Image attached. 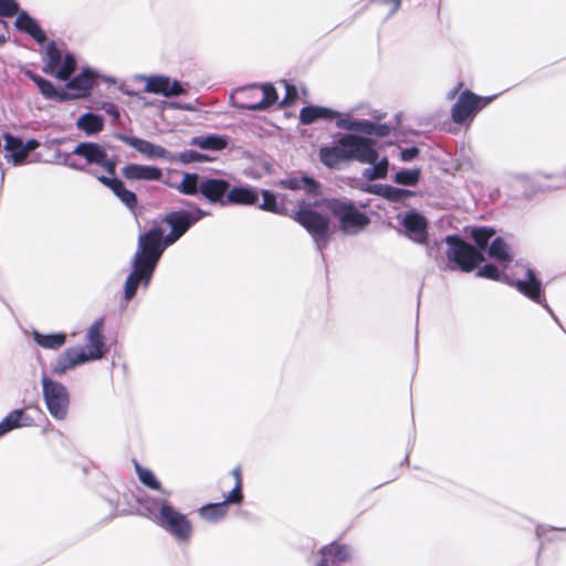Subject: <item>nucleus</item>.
<instances>
[{
    "label": "nucleus",
    "instance_id": "2f4dec72",
    "mask_svg": "<svg viewBox=\"0 0 566 566\" xmlns=\"http://www.w3.org/2000/svg\"><path fill=\"white\" fill-rule=\"evenodd\" d=\"M76 127L86 135H95L103 130L104 118L101 115L88 112L77 118Z\"/></svg>",
    "mask_w": 566,
    "mask_h": 566
},
{
    "label": "nucleus",
    "instance_id": "c756f323",
    "mask_svg": "<svg viewBox=\"0 0 566 566\" xmlns=\"http://www.w3.org/2000/svg\"><path fill=\"white\" fill-rule=\"evenodd\" d=\"M259 200V192L251 187L229 188L228 205L253 206Z\"/></svg>",
    "mask_w": 566,
    "mask_h": 566
},
{
    "label": "nucleus",
    "instance_id": "39448f33",
    "mask_svg": "<svg viewBox=\"0 0 566 566\" xmlns=\"http://www.w3.org/2000/svg\"><path fill=\"white\" fill-rule=\"evenodd\" d=\"M147 516L178 543H188L192 525L188 517L174 507L167 497L147 496L140 502Z\"/></svg>",
    "mask_w": 566,
    "mask_h": 566
},
{
    "label": "nucleus",
    "instance_id": "4468645a",
    "mask_svg": "<svg viewBox=\"0 0 566 566\" xmlns=\"http://www.w3.org/2000/svg\"><path fill=\"white\" fill-rule=\"evenodd\" d=\"M139 78L145 82V93L157 94L168 98L186 93L179 81H172L166 75H142Z\"/></svg>",
    "mask_w": 566,
    "mask_h": 566
},
{
    "label": "nucleus",
    "instance_id": "b1692460",
    "mask_svg": "<svg viewBox=\"0 0 566 566\" xmlns=\"http://www.w3.org/2000/svg\"><path fill=\"white\" fill-rule=\"evenodd\" d=\"M318 553L322 556L318 564H325L326 566L337 565L352 557V549L346 544L331 543L323 546Z\"/></svg>",
    "mask_w": 566,
    "mask_h": 566
},
{
    "label": "nucleus",
    "instance_id": "bf43d9fd",
    "mask_svg": "<svg viewBox=\"0 0 566 566\" xmlns=\"http://www.w3.org/2000/svg\"><path fill=\"white\" fill-rule=\"evenodd\" d=\"M6 42V36L4 35H0V43H4Z\"/></svg>",
    "mask_w": 566,
    "mask_h": 566
},
{
    "label": "nucleus",
    "instance_id": "2eb2a0df",
    "mask_svg": "<svg viewBox=\"0 0 566 566\" xmlns=\"http://www.w3.org/2000/svg\"><path fill=\"white\" fill-rule=\"evenodd\" d=\"M336 126L340 129L377 137H386L391 132V127L388 124L375 123L367 119L338 118Z\"/></svg>",
    "mask_w": 566,
    "mask_h": 566
},
{
    "label": "nucleus",
    "instance_id": "8fccbe9b",
    "mask_svg": "<svg viewBox=\"0 0 566 566\" xmlns=\"http://www.w3.org/2000/svg\"><path fill=\"white\" fill-rule=\"evenodd\" d=\"M40 146V143L36 139H29L27 143H24V149L27 155L36 149Z\"/></svg>",
    "mask_w": 566,
    "mask_h": 566
},
{
    "label": "nucleus",
    "instance_id": "4c0bfd02",
    "mask_svg": "<svg viewBox=\"0 0 566 566\" xmlns=\"http://www.w3.org/2000/svg\"><path fill=\"white\" fill-rule=\"evenodd\" d=\"M200 177L198 174H184L181 182L176 189L184 195L196 196L200 192Z\"/></svg>",
    "mask_w": 566,
    "mask_h": 566
},
{
    "label": "nucleus",
    "instance_id": "1a4fd4ad",
    "mask_svg": "<svg viewBox=\"0 0 566 566\" xmlns=\"http://www.w3.org/2000/svg\"><path fill=\"white\" fill-rule=\"evenodd\" d=\"M293 219L311 234L316 249L323 255V249L329 242V218L310 207L301 208L294 212Z\"/></svg>",
    "mask_w": 566,
    "mask_h": 566
},
{
    "label": "nucleus",
    "instance_id": "c03bdc74",
    "mask_svg": "<svg viewBox=\"0 0 566 566\" xmlns=\"http://www.w3.org/2000/svg\"><path fill=\"white\" fill-rule=\"evenodd\" d=\"M243 501L242 485H235L224 497L223 502L228 504H241Z\"/></svg>",
    "mask_w": 566,
    "mask_h": 566
},
{
    "label": "nucleus",
    "instance_id": "de8ad7c7",
    "mask_svg": "<svg viewBox=\"0 0 566 566\" xmlns=\"http://www.w3.org/2000/svg\"><path fill=\"white\" fill-rule=\"evenodd\" d=\"M318 116H319V118H323V119H333V118L339 117V113H337L331 108H327V107H321V111L318 112Z\"/></svg>",
    "mask_w": 566,
    "mask_h": 566
},
{
    "label": "nucleus",
    "instance_id": "6e6d98bb",
    "mask_svg": "<svg viewBox=\"0 0 566 566\" xmlns=\"http://www.w3.org/2000/svg\"><path fill=\"white\" fill-rule=\"evenodd\" d=\"M373 117H374L375 119L380 120V119H382V118L385 117V114H384V113H381V112L375 111V112H374V114H373Z\"/></svg>",
    "mask_w": 566,
    "mask_h": 566
},
{
    "label": "nucleus",
    "instance_id": "6ab92c4d",
    "mask_svg": "<svg viewBox=\"0 0 566 566\" xmlns=\"http://www.w3.org/2000/svg\"><path fill=\"white\" fill-rule=\"evenodd\" d=\"M91 361L85 355L84 347H70L65 349L52 366L53 374L62 376L76 366Z\"/></svg>",
    "mask_w": 566,
    "mask_h": 566
},
{
    "label": "nucleus",
    "instance_id": "20e7f679",
    "mask_svg": "<svg viewBox=\"0 0 566 566\" xmlns=\"http://www.w3.org/2000/svg\"><path fill=\"white\" fill-rule=\"evenodd\" d=\"M376 143L369 137L356 134L340 136L333 146L322 147L319 160L328 168H336L343 161L373 163L377 157Z\"/></svg>",
    "mask_w": 566,
    "mask_h": 566
},
{
    "label": "nucleus",
    "instance_id": "a18cd8bd",
    "mask_svg": "<svg viewBox=\"0 0 566 566\" xmlns=\"http://www.w3.org/2000/svg\"><path fill=\"white\" fill-rule=\"evenodd\" d=\"M379 3L382 6H388L389 11L386 19H389L399 10L401 0H379Z\"/></svg>",
    "mask_w": 566,
    "mask_h": 566
},
{
    "label": "nucleus",
    "instance_id": "412c9836",
    "mask_svg": "<svg viewBox=\"0 0 566 566\" xmlns=\"http://www.w3.org/2000/svg\"><path fill=\"white\" fill-rule=\"evenodd\" d=\"M122 175L127 180L158 181L163 177V171L155 166L128 164L122 168Z\"/></svg>",
    "mask_w": 566,
    "mask_h": 566
},
{
    "label": "nucleus",
    "instance_id": "ea45409f",
    "mask_svg": "<svg viewBox=\"0 0 566 566\" xmlns=\"http://www.w3.org/2000/svg\"><path fill=\"white\" fill-rule=\"evenodd\" d=\"M420 179V169H402L395 174L394 181L403 186H415Z\"/></svg>",
    "mask_w": 566,
    "mask_h": 566
},
{
    "label": "nucleus",
    "instance_id": "c85d7f7f",
    "mask_svg": "<svg viewBox=\"0 0 566 566\" xmlns=\"http://www.w3.org/2000/svg\"><path fill=\"white\" fill-rule=\"evenodd\" d=\"M4 149L8 151L6 157L12 161L14 166H19L25 163L28 157L24 143L21 138L15 137L9 133L3 135Z\"/></svg>",
    "mask_w": 566,
    "mask_h": 566
},
{
    "label": "nucleus",
    "instance_id": "a878e982",
    "mask_svg": "<svg viewBox=\"0 0 566 566\" xmlns=\"http://www.w3.org/2000/svg\"><path fill=\"white\" fill-rule=\"evenodd\" d=\"M33 424V419L25 413L24 409H14L10 411L1 421H0V437L10 432L13 429L22 428V427H31Z\"/></svg>",
    "mask_w": 566,
    "mask_h": 566
},
{
    "label": "nucleus",
    "instance_id": "423d86ee",
    "mask_svg": "<svg viewBox=\"0 0 566 566\" xmlns=\"http://www.w3.org/2000/svg\"><path fill=\"white\" fill-rule=\"evenodd\" d=\"M475 275L478 277L490 279L514 286L520 293L528 297L531 301L543 306L553 316V318L557 321L553 310L546 302L542 290V283L532 269H526L523 279L511 280L509 275L501 272L494 264H485L478 270Z\"/></svg>",
    "mask_w": 566,
    "mask_h": 566
},
{
    "label": "nucleus",
    "instance_id": "a211bd4d",
    "mask_svg": "<svg viewBox=\"0 0 566 566\" xmlns=\"http://www.w3.org/2000/svg\"><path fill=\"white\" fill-rule=\"evenodd\" d=\"M230 184L223 179L203 178L200 181V193L211 203L228 205Z\"/></svg>",
    "mask_w": 566,
    "mask_h": 566
},
{
    "label": "nucleus",
    "instance_id": "bb28decb",
    "mask_svg": "<svg viewBox=\"0 0 566 566\" xmlns=\"http://www.w3.org/2000/svg\"><path fill=\"white\" fill-rule=\"evenodd\" d=\"M14 24L17 29L32 36L39 44L45 43L46 35L44 31L41 29L39 23L27 12H19Z\"/></svg>",
    "mask_w": 566,
    "mask_h": 566
},
{
    "label": "nucleus",
    "instance_id": "e433bc0d",
    "mask_svg": "<svg viewBox=\"0 0 566 566\" xmlns=\"http://www.w3.org/2000/svg\"><path fill=\"white\" fill-rule=\"evenodd\" d=\"M135 467H136V472H137L138 479L144 485H146L147 488H149L151 490L160 491L161 494L165 495V497H168L171 495L170 491L161 490L160 482L157 480V478L150 470L140 467L138 463H136Z\"/></svg>",
    "mask_w": 566,
    "mask_h": 566
},
{
    "label": "nucleus",
    "instance_id": "58836bf2",
    "mask_svg": "<svg viewBox=\"0 0 566 566\" xmlns=\"http://www.w3.org/2000/svg\"><path fill=\"white\" fill-rule=\"evenodd\" d=\"M208 160H209L208 156L200 154L192 149H188V150H185V151L178 153V154L170 153L169 159H168V161H170V163H181L184 165H188L191 163H203V161H208Z\"/></svg>",
    "mask_w": 566,
    "mask_h": 566
},
{
    "label": "nucleus",
    "instance_id": "6e6552de",
    "mask_svg": "<svg viewBox=\"0 0 566 566\" xmlns=\"http://www.w3.org/2000/svg\"><path fill=\"white\" fill-rule=\"evenodd\" d=\"M42 396L50 416L59 421L69 415L71 398L67 388L60 381L42 375Z\"/></svg>",
    "mask_w": 566,
    "mask_h": 566
},
{
    "label": "nucleus",
    "instance_id": "393cba45",
    "mask_svg": "<svg viewBox=\"0 0 566 566\" xmlns=\"http://www.w3.org/2000/svg\"><path fill=\"white\" fill-rule=\"evenodd\" d=\"M280 185L290 190H304L307 196L312 197L318 196L321 191L319 182L305 175L290 176L282 179Z\"/></svg>",
    "mask_w": 566,
    "mask_h": 566
},
{
    "label": "nucleus",
    "instance_id": "f257e3e1",
    "mask_svg": "<svg viewBox=\"0 0 566 566\" xmlns=\"http://www.w3.org/2000/svg\"><path fill=\"white\" fill-rule=\"evenodd\" d=\"M163 229L154 227L138 237L137 250L132 259V271L124 283V300L132 301L139 286L148 289L156 266L166 248Z\"/></svg>",
    "mask_w": 566,
    "mask_h": 566
},
{
    "label": "nucleus",
    "instance_id": "ddd939ff",
    "mask_svg": "<svg viewBox=\"0 0 566 566\" xmlns=\"http://www.w3.org/2000/svg\"><path fill=\"white\" fill-rule=\"evenodd\" d=\"M241 94L260 96V98L254 102H235L234 105L240 109L264 111L277 101L276 90L270 83L242 88Z\"/></svg>",
    "mask_w": 566,
    "mask_h": 566
},
{
    "label": "nucleus",
    "instance_id": "9b49d317",
    "mask_svg": "<svg viewBox=\"0 0 566 566\" xmlns=\"http://www.w3.org/2000/svg\"><path fill=\"white\" fill-rule=\"evenodd\" d=\"M496 96L497 95L481 97L469 90L463 91L452 106V120L457 124H463L474 112L488 106Z\"/></svg>",
    "mask_w": 566,
    "mask_h": 566
},
{
    "label": "nucleus",
    "instance_id": "aec40b11",
    "mask_svg": "<svg viewBox=\"0 0 566 566\" xmlns=\"http://www.w3.org/2000/svg\"><path fill=\"white\" fill-rule=\"evenodd\" d=\"M117 138L129 147L135 148L138 153L149 159L165 158L169 159V154L166 148L155 145L146 139H142L136 136L118 135Z\"/></svg>",
    "mask_w": 566,
    "mask_h": 566
},
{
    "label": "nucleus",
    "instance_id": "603ef678",
    "mask_svg": "<svg viewBox=\"0 0 566 566\" xmlns=\"http://www.w3.org/2000/svg\"><path fill=\"white\" fill-rule=\"evenodd\" d=\"M295 95H296L295 87H294V86H292V85L286 84V96H285V101H284V103H285L287 99L293 98Z\"/></svg>",
    "mask_w": 566,
    "mask_h": 566
},
{
    "label": "nucleus",
    "instance_id": "f704fd0d",
    "mask_svg": "<svg viewBox=\"0 0 566 566\" xmlns=\"http://www.w3.org/2000/svg\"><path fill=\"white\" fill-rule=\"evenodd\" d=\"M367 164L371 165V167L366 168L363 171V177L366 180L373 181L377 179H384L387 176L389 168V161L387 157L379 159V154L377 153L376 160Z\"/></svg>",
    "mask_w": 566,
    "mask_h": 566
},
{
    "label": "nucleus",
    "instance_id": "5701e85b",
    "mask_svg": "<svg viewBox=\"0 0 566 566\" xmlns=\"http://www.w3.org/2000/svg\"><path fill=\"white\" fill-rule=\"evenodd\" d=\"M98 181H101L104 186L109 188L113 193L120 200L123 205H125L130 211L136 209L137 207V197L136 195L126 189L124 182L117 178H108L105 176H98Z\"/></svg>",
    "mask_w": 566,
    "mask_h": 566
},
{
    "label": "nucleus",
    "instance_id": "a19ab883",
    "mask_svg": "<svg viewBox=\"0 0 566 566\" xmlns=\"http://www.w3.org/2000/svg\"><path fill=\"white\" fill-rule=\"evenodd\" d=\"M263 202L259 206L264 211L273 213H281V208L277 205L276 197L270 190H262Z\"/></svg>",
    "mask_w": 566,
    "mask_h": 566
},
{
    "label": "nucleus",
    "instance_id": "4d7b16f0",
    "mask_svg": "<svg viewBox=\"0 0 566 566\" xmlns=\"http://www.w3.org/2000/svg\"><path fill=\"white\" fill-rule=\"evenodd\" d=\"M174 106H175L176 108L185 109V111H191V109H192V107H191V106H189V105L174 104Z\"/></svg>",
    "mask_w": 566,
    "mask_h": 566
},
{
    "label": "nucleus",
    "instance_id": "13d9d810",
    "mask_svg": "<svg viewBox=\"0 0 566 566\" xmlns=\"http://www.w3.org/2000/svg\"><path fill=\"white\" fill-rule=\"evenodd\" d=\"M434 247H437V248H438V242H434V244H433V245H429V247H428V254H429L430 256H433V254H434Z\"/></svg>",
    "mask_w": 566,
    "mask_h": 566
},
{
    "label": "nucleus",
    "instance_id": "f03ea898",
    "mask_svg": "<svg viewBox=\"0 0 566 566\" xmlns=\"http://www.w3.org/2000/svg\"><path fill=\"white\" fill-rule=\"evenodd\" d=\"M42 61V71L45 74L66 81L64 90L69 101L85 98L91 94L97 73L93 69L85 67L72 77L77 67L76 57L73 53L60 48L55 41L46 44Z\"/></svg>",
    "mask_w": 566,
    "mask_h": 566
},
{
    "label": "nucleus",
    "instance_id": "f8f14e48",
    "mask_svg": "<svg viewBox=\"0 0 566 566\" xmlns=\"http://www.w3.org/2000/svg\"><path fill=\"white\" fill-rule=\"evenodd\" d=\"M72 154L84 158L87 165H97L108 175H115L116 161L108 157L105 147L99 144L92 142L78 143Z\"/></svg>",
    "mask_w": 566,
    "mask_h": 566
},
{
    "label": "nucleus",
    "instance_id": "0eeeda50",
    "mask_svg": "<svg viewBox=\"0 0 566 566\" xmlns=\"http://www.w3.org/2000/svg\"><path fill=\"white\" fill-rule=\"evenodd\" d=\"M328 211L338 220L345 234L355 235L370 222L369 218L348 199L333 198L325 201Z\"/></svg>",
    "mask_w": 566,
    "mask_h": 566
},
{
    "label": "nucleus",
    "instance_id": "9d476101",
    "mask_svg": "<svg viewBox=\"0 0 566 566\" xmlns=\"http://www.w3.org/2000/svg\"><path fill=\"white\" fill-rule=\"evenodd\" d=\"M209 214L198 207L190 210L171 211L163 218V221L170 227V232L165 235L166 243L174 244L177 242L193 224Z\"/></svg>",
    "mask_w": 566,
    "mask_h": 566
},
{
    "label": "nucleus",
    "instance_id": "473e14b6",
    "mask_svg": "<svg viewBox=\"0 0 566 566\" xmlns=\"http://www.w3.org/2000/svg\"><path fill=\"white\" fill-rule=\"evenodd\" d=\"M488 254L491 259L495 260L503 269H506L510 262L512 261V258L509 253V247L505 243V241L497 237L495 238L489 249Z\"/></svg>",
    "mask_w": 566,
    "mask_h": 566
},
{
    "label": "nucleus",
    "instance_id": "c9c22d12",
    "mask_svg": "<svg viewBox=\"0 0 566 566\" xmlns=\"http://www.w3.org/2000/svg\"><path fill=\"white\" fill-rule=\"evenodd\" d=\"M228 513L227 504L222 501L219 503H210L200 507V516L209 522H219Z\"/></svg>",
    "mask_w": 566,
    "mask_h": 566
},
{
    "label": "nucleus",
    "instance_id": "4be33fe9",
    "mask_svg": "<svg viewBox=\"0 0 566 566\" xmlns=\"http://www.w3.org/2000/svg\"><path fill=\"white\" fill-rule=\"evenodd\" d=\"M27 76L36 84L40 93L46 99L54 102H67L69 95L66 94V90L56 87L52 82L46 78H43L39 74H35L31 71L25 72Z\"/></svg>",
    "mask_w": 566,
    "mask_h": 566
},
{
    "label": "nucleus",
    "instance_id": "5fc2aeb1",
    "mask_svg": "<svg viewBox=\"0 0 566 566\" xmlns=\"http://www.w3.org/2000/svg\"><path fill=\"white\" fill-rule=\"evenodd\" d=\"M239 95H240L241 97H244V98H245V97H247V98H250V101H249V102H254V101H258V99H259V98H256L258 96L241 94V90L239 91Z\"/></svg>",
    "mask_w": 566,
    "mask_h": 566
},
{
    "label": "nucleus",
    "instance_id": "864d4df0",
    "mask_svg": "<svg viewBox=\"0 0 566 566\" xmlns=\"http://www.w3.org/2000/svg\"><path fill=\"white\" fill-rule=\"evenodd\" d=\"M64 165H66L67 167L72 168V169H75V170H80V171H84L85 170V167L84 166H80L73 161H67V160H64Z\"/></svg>",
    "mask_w": 566,
    "mask_h": 566
},
{
    "label": "nucleus",
    "instance_id": "dca6fc26",
    "mask_svg": "<svg viewBox=\"0 0 566 566\" xmlns=\"http://www.w3.org/2000/svg\"><path fill=\"white\" fill-rule=\"evenodd\" d=\"M397 218L400 220L401 226L405 228L411 240L421 244L426 243L428 237V222L421 213L408 211L399 213Z\"/></svg>",
    "mask_w": 566,
    "mask_h": 566
},
{
    "label": "nucleus",
    "instance_id": "72a5a7b5",
    "mask_svg": "<svg viewBox=\"0 0 566 566\" xmlns=\"http://www.w3.org/2000/svg\"><path fill=\"white\" fill-rule=\"evenodd\" d=\"M32 336L34 342L45 349H59L66 342V335L63 333L42 334L33 331Z\"/></svg>",
    "mask_w": 566,
    "mask_h": 566
},
{
    "label": "nucleus",
    "instance_id": "7ed1b4c3",
    "mask_svg": "<svg viewBox=\"0 0 566 566\" xmlns=\"http://www.w3.org/2000/svg\"><path fill=\"white\" fill-rule=\"evenodd\" d=\"M495 231L491 228H474L471 231V238L474 240L479 249L465 242L459 235H447L443 242L447 243L448 249L446 256L448 263L443 270L454 271L460 270L469 273L473 271L480 263L484 261L483 250L489 244Z\"/></svg>",
    "mask_w": 566,
    "mask_h": 566
},
{
    "label": "nucleus",
    "instance_id": "cd10ccee",
    "mask_svg": "<svg viewBox=\"0 0 566 566\" xmlns=\"http://www.w3.org/2000/svg\"><path fill=\"white\" fill-rule=\"evenodd\" d=\"M364 190L368 193L380 196L392 202H401L407 197L412 195L410 190L400 189L390 185L382 184L368 185Z\"/></svg>",
    "mask_w": 566,
    "mask_h": 566
},
{
    "label": "nucleus",
    "instance_id": "49530a36",
    "mask_svg": "<svg viewBox=\"0 0 566 566\" xmlns=\"http://www.w3.org/2000/svg\"><path fill=\"white\" fill-rule=\"evenodd\" d=\"M419 154V149L417 147L405 148L400 153V158L402 161H411Z\"/></svg>",
    "mask_w": 566,
    "mask_h": 566
},
{
    "label": "nucleus",
    "instance_id": "7c9ffc66",
    "mask_svg": "<svg viewBox=\"0 0 566 566\" xmlns=\"http://www.w3.org/2000/svg\"><path fill=\"white\" fill-rule=\"evenodd\" d=\"M190 145L203 150L220 151L228 146V138L216 134L195 136L191 138Z\"/></svg>",
    "mask_w": 566,
    "mask_h": 566
},
{
    "label": "nucleus",
    "instance_id": "79ce46f5",
    "mask_svg": "<svg viewBox=\"0 0 566 566\" xmlns=\"http://www.w3.org/2000/svg\"><path fill=\"white\" fill-rule=\"evenodd\" d=\"M321 106H305L301 109L300 120L304 125H310L316 119H319L318 112Z\"/></svg>",
    "mask_w": 566,
    "mask_h": 566
},
{
    "label": "nucleus",
    "instance_id": "09e8293b",
    "mask_svg": "<svg viewBox=\"0 0 566 566\" xmlns=\"http://www.w3.org/2000/svg\"><path fill=\"white\" fill-rule=\"evenodd\" d=\"M102 108L109 115H112L113 117L115 118H118L119 117V112H118V108L115 104L113 103H104Z\"/></svg>",
    "mask_w": 566,
    "mask_h": 566
},
{
    "label": "nucleus",
    "instance_id": "3c124183",
    "mask_svg": "<svg viewBox=\"0 0 566 566\" xmlns=\"http://www.w3.org/2000/svg\"><path fill=\"white\" fill-rule=\"evenodd\" d=\"M231 474H232V476H233V478H234V480H235V485H242L241 468H240V467H235V468L231 471Z\"/></svg>",
    "mask_w": 566,
    "mask_h": 566
},
{
    "label": "nucleus",
    "instance_id": "f3484780",
    "mask_svg": "<svg viewBox=\"0 0 566 566\" xmlns=\"http://www.w3.org/2000/svg\"><path fill=\"white\" fill-rule=\"evenodd\" d=\"M104 318L96 319L87 329L86 339L88 342L85 348V355L88 359L97 360L104 357L107 349L104 343Z\"/></svg>",
    "mask_w": 566,
    "mask_h": 566
},
{
    "label": "nucleus",
    "instance_id": "37998d69",
    "mask_svg": "<svg viewBox=\"0 0 566 566\" xmlns=\"http://www.w3.org/2000/svg\"><path fill=\"white\" fill-rule=\"evenodd\" d=\"M19 12V4L14 0H0V15L13 17Z\"/></svg>",
    "mask_w": 566,
    "mask_h": 566
}]
</instances>
